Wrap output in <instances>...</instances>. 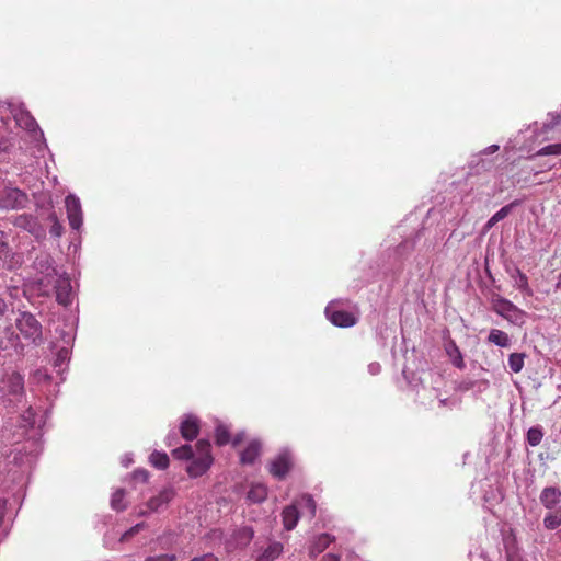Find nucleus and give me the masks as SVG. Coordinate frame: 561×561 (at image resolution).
<instances>
[{
    "mask_svg": "<svg viewBox=\"0 0 561 561\" xmlns=\"http://www.w3.org/2000/svg\"><path fill=\"white\" fill-rule=\"evenodd\" d=\"M150 463L157 469L163 470L169 467L170 460L165 453L153 451L150 455Z\"/></svg>",
    "mask_w": 561,
    "mask_h": 561,
    "instance_id": "4be33fe9",
    "label": "nucleus"
},
{
    "mask_svg": "<svg viewBox=\"0 0 561 561\" xmlns=\"http://www.w3.org/2000/svg\"><path fill=\"white\" fill-rule=\"evenodd\" d=\"M180 433L186 440H193L199 433V421L196 416L187 415L181 423Z\"/></svg>",
    "mask_w": 561,
    "mask_h": 561,
    "instance_id": "1a4fd4ad",
    "label": "nucleus"
},
{
    "mask_svg": "<svg viewBox=\"0 0 561 561\" xmlns=\"http://www.w3.org/2000/svg\"><path fill=\"white\" fill-rule=\"evenodd\" d=\"M293 467V461L289 453H282L277 455L270 463V473L277 478L284 479Z\"/></svg>",
    "mask_w": 561,
    "mask_h": 561,
    "instance_id": "423d86ee",
    "label": "nucleus"
},
{
    "mask_svg": "<svg viewBox=\"0 0 561 561\" xmlns=\"http://www.w3.org/2000/svg\"><path fill=\"white\" fill-rule=\"evenodd\" d=\"M517 287L522 289L523 291L527 293L528 295H531V289L528 284L527 276L520 272L517 271V279H516Z\"/></svg>",
    "mask_w": 561,
    "mask_h": 561,
    "instance_id": "2f4dec72",
    "label": "nucleus"
},
{
    "mask_svg": "<svg viewBox=\"0 0 561 561\" xmlns=\"http://www.w3.org/2000/svg\"><path fill=\"white\" fill-rule=\"evenodd\" d=\"M253 530L250 527H242L236 531V540L240 546H247L253 538Z\"/></svg>",
    "mask_w": 561,
    "mask_h": 561,
    "instance_id": "393cba45",
    "label": "nucleus"
},
{
    "mask_svg": "<svg viewBox=\"0 0 561 561\" xmlns=\"http://www.w3.org/2000/svg\"><path fill=\"white\" fill-rule=\"evenodd\" d=\"M321 561H340V557L336 554L328 553L322 558Z\"/></svg>",
    "mask_w": 561,
    "mask_h": 561,
    "instance_id": "ea45409f",
    "label": "nucleus"
},
{
    "mask_svg": "<svg viewBox=\"0 0 561 561\" xmlns=\"http://www.w3.org/2000/svg\"><path fill=\"white\" fill-rule=\"evenodd\" d=\"M244 439V433H238L233 437H231L230 443L233 447H238L242 440Z\"/></svg>",
    "mask_w": 561,
    "mask_h": 561,
    "instance_id": "e433bc0d",
    "label": "nucleus"
},
{
    "mask_svg": "<svg viewBox=\"0 0 561 561\" xmlns=\"http://www.w3.org/2000/svg\"><path fill=\"white\" fill-rule=\"evenodd\" d=\"M54 290L56 294V299L60 305L67 306L70 304V293H71V285L70 280L67 277H61L54 274Z\"/></svg>",
    "mask_w": 561,
    "mask_h": 561,
    "instance_id": "6e6552de",
    "label": "nucleus"
},
{
    "mask_svg": "<svg viewBox=\"0 0 561 561\" xmlns=\"http://www.w3.org/2000/svg\"><path fill=\"white\" fill-rule=\"evenodd\" d=\"M335 540L334 536H331L330 534L323 533L320 534L310 546V553L313 556H317L324 551L330 543H332Z\"/></svg>",
    "mask_w": 561,
    "mask_h": 561,
    "instance_id": "2eb2a0df",
    "label": "nucleus"
},
{
    "mask_svg": "<svg viewBox=\"0 0 561 561\" xmlns=\"http://www.w3.org/2000/svg\"><path fill=\"white\" fill-rule=\"evenodd\" d=\"M48 219L51 221L49 233L54 237H60L62 234L64 228L62 225L59 222L57 215L55 213H51Z\"/></svg>",
    "mask_w": 561,
    "mask_h": 561,
    "instance_id": "7c9ffc66",
    "label": "nucleus"
},
{
    "mask_svg": "<svg viewBox=\"0 0 561 561\" xmlns=\"http://www.w3.org/2000/svg\"><path fill=\"white\" fill-rule=\"evenodd\" d=\"M325 314L334 325L340 328H350L357 322L356 317L352 312L334 310L332 306L327 307Z\"/></svg>",
    "mask_w": 561,
    "mask_h": 561,
    "instance_id": "0eeeda50",
    "label": "nucleus"
},
{
    "mask_svg": "<svg viewBox=\"0 0 561 561\" xmlns=\"http://www.w3.org/2000/svg\"><path fill=\"white\" fill-rule=\"evenodd\" d=\"M140 527H141V525L137 524L136 526L131 527L129 529V531L126 533V535H134V534H136L139 530Z\"/></svg>",
    "mask_w": 561,
    "mask_h": 561,
    "instance_id": "79ce46f5",
    "label": "nucleus"
},
{
    "mask_svg": "<svg viewBox=\"0 0 561 561\" xmlns=\"http://www.w3.org/2000/svg\"><path fill=\"white\" fill-rule=\"evenodd\" d=\"M231 440L230 430L227 425L219 423L215 428V443L218 446H225Z\"/></svg>",
    "mask_w": 561,
    "mask_h": 561,
    "instance_id": "6ab92c4d",
    "label": "nucleus"
},
{
    "mask_svg": "<svg viewBox=\"0 0 561 561\" xmlns=\"http://www.w3.org/2000/svg\"><path fill=\"white\" fill-rule=\"evenodd\" d=\"M13 225L18 228H22L30 232H34L36 228V220L33 216L23 214L14 218Z\"/></svg>",
    "mask_w": 561,
    "mask_h": 561,
    "instance_id": "aec40b11",
    "label": "nucleus"
},
{
    "mask_svg": "<svg viewBox=\"0 0 561 561\" xmlns=\"http://www.w3.org/2000/svg\"><path fill=\"white\" fill-rule=\"evenodd\" d=\"M515 205V203H511L508 205H505L504 207H502L500 210H497L486 222V227L488 228H492L494 225H496L499 221L503 220L504 218H506L513 206Z\"/></svg>",
    "mask_w": 561,
    "mask_h": 561,
    "instance_id": "b1692460",
    "label": "nucleus"
},
{
    "mask_svg": "<svg viewBox=\"0 0 561 561\" xmlns=\"http://www.w3.org/2000/svg\"><path fill=\"white\" fill-rule=\"evenodd\" d=\"M543 437V432L539 426L530 427L527 432V442L530 446H538Z\"/></svg>",
    "mask_w": 561,
    "mask_h": 561,
    "instance_id": "bb28decb",
    "label": "nucleus"
},
{
    "mask_svg": "<svg viewBox=\"0 0 561 561\" xmlns=\"http://www.w3.org/2000/svg\"><path fill=\"white\" fill-rule=\"evenodd\" d=\"M7 236L3 231L0 230V254L4 253L8 249Z\"/></svg>",
    "mask_w": 561,
    "mask_h": 561,
    "instance_id": "c9c22d12",
    "label": "nucleus"
},
{
    "mask_svg": "<svg viewBox=\"0 0 561 561\" xmlns=\"http://www.w3.org/2000/svg\"><path fill=\"white\" fill-rule=\"evenodd\" d=\"M524 354L513 353L508 357V366L514 373H519L524 367Z\"/></svg>",
    "mask_w": 561,
    "mask_h": 561,
    "instance_id": "cd10ccee",
    "label": "nucleus"
},
{
    "mask_svg": "<svg viewBox=\"0 0 561 561\" xmlns=\"http://www.w3.org/2000/svg\"><path fill=\"white\" fill-rule=\"evenodd\" d=\"M262 445L257 439L251 440L240 454L242 465H252L261 454Z\"/></svg>",
    "mask_w": 561,
    "mask_h": 561,
    "instance_id": "9d476101",
    "label": "nucleus"
},
{
    "mask_svg": "<svg viewBox=\"0 0 561 561\" xmlns=\"http://www.w3.org/2000/svg\"><path fill=\"white\" fill-rule=\"evenodd\" d=\"M125 491L123 489L116 490L111 500V506L116 511H123L126 505L124 503Z\"/></svg>",
    "mask_w": 561,
    "mask_h": 561,
    "instance_id": "c85d7f7f",
    "label": "nucleus"
},
{
    "mask_svg": "<svg viewBox=\"0 0 561 561\" xmlns=\"http://www.w3.org/2000/svg\"><path fill=\"white\" fill-rule=\"evenodd\" d=\"M301 503L308 508L310 515L313 517L316 515L317 504L312 496L309 494L302 495Z\"/></svg>",
    "mask_w": 561,
    "mask_h": 561,
    "instance_id": "473e14b6",
    "label": "nucleus"
},
{
    "mask_svg": "<svg viewBox=\"0 0 561 561\" xmlns=\"http://www.w3.org/2000/svg\"><path fill=\"white\" fill-rule=\"evenodd\" d=\"M194 450L191 445H183L172 450L174 458L180 460H191L194 457Z\"/></svg>",
    "mask_w": 561,
    "mask_h": 561,
    "instance_id": "a878e982",
    "label": "nucleus"
},
{
    "mask_svg": "<svg viewBox=\"0 0 561 561\" xmlns=\"http://www.w3.org/2000/svg\"><path fill=\"white\" fill-rule=\"evenodd\" d=\"M561 123V111L551 115V121L549 123L550 127H554L556 125Z\"/></svg>",
    "mask_w": 561,
    "mask_h": 561,
    "instance_id": "4c0bfd02",
    "label": "nucleus"
},
{
    "mask_svg": "<svg viewBox=\"0 0 561 561\" xmlns=\"http://www.w3.org/2000/svg\"><path fill=\"white\" fill-rule=\"evenodd\" d=\"M283 551L280 542H272L268 547L257 557L256 561H274Z\"/></svg>",
    "mask_w": 561,
    "mask_h": 561,
    "instance_id": "dca6fc26",
    "label": "nucleus"
},
{
    "mask_svg": "<svg viewBox=\"0 0 561 561\" xmlns=\"http://www.w3.org/2000/svg\"><path fill=\"white\" fill-rule=\"evenodd\" d=\"M445 351L455 367L465 369L466 364L462 354L454 340H449L445 344Z\"/></svg>",
    "mask_w": 561,
    "mask_h": 561,
    "instance_id": "f8f14e48",
    "label": "nucleus"
},
{
    "mask_svg": "<svg viewBox=\"0 0 561 561\" xmlns=\"http://www.w3.org/2000/svg\"><path fill=\"white\" fill-rule=\"evenodd\" d=\"M557 288H561V274L558 277V282L556 284Z\"/></svg>",
    "mask_w": 561,
    "mask_h": 561,
    "instance_id": "c03bdc74",
    "label": "nucleus"
},
{
    "mask_svg": "<svg viewBox=\"0 0 561 561\" xmlns=\"http://www.w3.org/2000/svg\"><path fill=\"white\" fill-rule=\"evenodd\" d=\"M186 468V472L192 478L203 476L211 466L214 459L211 456V445L207 439H199L196 443V451Z\"/></svg>",
    "mask_w": 561,
    "mask_h": 561,
    "instance_id": "f03ea898",
    "label": "nucleus"
},
{
    "mask_svg": "<svg viewBox=\"0 0 561 561\" xmlns=\"http://www.w3.org/2000/svg\"><path fill=\"white\" fill-rule=\"evenodd\" d=\"M28 204V196L16 187H4L0 190V209H22Z\"/></svg>",
    "mask_w": 561,
    "mask_h": 561,
    "instance_id": "20e7f679",
    "label": "nucleus"
},
{
    "mask_svg": "<svg viewBox=\"0 0 561 561\" xmlns=\"http://www.w3.org/2000/svg\"><path fill=\"white\" fill-rule=\"evenodd\" d=\"M176 556L174 553H162L157 556H148L145 561H175Z\"/></svg>",
    "mask_w": 561,
    "mask_h": 561,
    "instance_id": "72a5a7b5",
    "label": "nucleus"
},
{
    "mask_svg": "<svg viewBox=\"0 0 561 561\" xmlns=\"http://www.w3.org/2000/svg\"><path fill=\"white\" fill-rule=\"evenodd\" d=\"M493 309L496 313H499L500 316H502L506 319H510L511 312L517 311L516 306L506 299L496 300L494 302Z\"/></svg>",
    "mask_w": 561,
    "mask_h": 561,
    "instance_id": "a211bd4d",
    "label": "nucleus"
},
{
    "mask_svg": "<svg viewBox=\"0 0 561 561\" xmlns=\"http://www.w3.org/2000/svg\"><path fill=\"white\" fill-rule=\"evenodd\" d=\"M282 516L283 524L286 530H293L299 520V512L296 505H288L284 507Z\"/></svg>",
    "mask_w": 561,
    "mask_h": 561,
    "instance_id": "4468645a",
    "label": "nucleus"
},
{
    "mask_svg": "<svg viewBox=\"0 0 561 561\" xmlns=\"http://www.w3.org/2000/svg\"><path fill=\"white\" fill-rule=\"evenodd\" d=\"M7 311V304L3 299L0 298V316Z\"/></svg>",
    "mask_w": 561,
    "mask_h": 561,
    "instance_id": "a19ab883",
    "label": "nucleus"
},
{
    "mask_svg": "<svg viewBox=\"0 0 561 561\" xmlns=\"http://www.w3.org/2000/svg\"><path fill=\"white\" fill-rule=\"evenodd\" d=\"M134 474L136 479L141 481H147L148 479V472L146 470H136Z\"/></svg>",
    "mask_w": 561,
    "mask_h": 561,
    "instance_id": "58836bf2",
    "label": "nucleus"
},
{
    "mask_svg": "<svg viewBox=\"0 0 561 561\" xmlns=\"http://www.w3.org/2000/svg\"><path fill=\"white\" fill-rule=\"evenodd\" d=\"M267 496V490L265 486L257 484L253 485L248 492V499L253 503H261Z\"/></svg>",
    "mask_w": 561,
    "mask_h": 561,
    "instance_id": "5701e85b",
    "label": "nucleus"
},
{
    "mask_svg": "<svg viewBox=\"0 0 561 561\" xmlns=\"http://www.w3.org/2000/svg\"><path fill=\"white\" fill-rule=\"evenodd\" d=\"M561 501V491L554 486H547L541 491L540 502L549 510H552Z\"/></svg>",
    "mask_w": 561,
    "mask_h": 561,
    "instance_id": "9b49d317",
    "label": "nucleus"
},
{
    "mask_svg": "<svg viewBox=\"0 0 561 561\" xmlns=\"http://www.w3.org/2000/svg\"><path fill=\"white\" fill-rule=\"evenodd\" d=\"M191 561H219V559L213 553H206L201 557H195Z\"/></svg>",
    "mask_w": 561,
    "mask_h": 561,
    "instance_id": "f704fd0d",
    "label": "nucleus"
},
{
    "mask_svg": "<svg viewBox=\"0 0 561 561\" xmlns=\"http://www.w3.org/2000/svg\"><path fill=\"white\" fill-rule=\"evenodd\" d=\"M67 217L72 229L79 230L82 225V209L78 197L68 195L65 199Z\"/></svg>",
    "mask_w": 561,
    "mask_h": 561,
    "instance_id": "39448f33",
    "label": "nucleus"
},
{
    "mask_svg": "<svg viewBox=\"0 0 561 561\" xmlns=\"http://www.w3.org/2000/svg\"><path fill=\"white\" fill-rule=\"evenodd\" d=\"M174 491L172 489H163L157 496L151 497L148 501V507L151 511H158L162 506L170 503V501L174 497Z\"/></svg>",
    "mask_w": 561,
    "mask_h": 561,
    "instance_id": "ddd939ff",
    "label": "nucleus"
},
{
    "mask_svg": "<svg viewBox=\"0 0 561 561\" xmlns=\"http://www.w3.org/2000/svg\"><path fill=\"white\" fill-rule=\"evenodd\" d=\"M561 525V507L554 508L548 512L543 518V526L553 530L557 529Z\"/></svg>",
    "mask_w": 561,
    "mask_h": 561,
    "instance_id": "f3484780",
    "label": "nucleus"
},
{
    "mask_svg": "<svg viewBox=\"0 0 561 561\" xmlns=\"http://www.w3.org/2000/svg\"><path fill=\"white\" fill-rule=\"evenodd\" d=\"M488 341L501 347L510 346V337L507 333L497 329H492L490 331Z\"/></svg>",
    "mask_w": 561,
    "mask_h": 561,
    "instance_id": "412c9836",
    "label": "nucleus"
},
{
    "mask_svg": "<svg viewBox=\"0 0 561 561\" xmlns=\"http://www.w3.org/2000/svg\"><path fill=\"white\" fill-rule=\"evenodd\" d=\"M16 328L26 340L37 344L42 341V325L30 312H23L16 319Z\"/></svg>",
    "mask_w": 561,
    "mask_h": 561,
    "instance_id": "7ed1b4c3",
    "label": "nucleus"
},
{
    "mask_svg": "<svg viewBox=\"0 0 561 561\" xmlns=\"http://www.w3.org/2000/svg\"><path fill=\"white\" fill-rule=\"evenodd\" d=\"M497 150H499V146H497V145H492V146H490V147L486 149V152H488V153H493V152H495V151H497Z\"/></svg>",
    "mask_w": 561,
    "mask_h": 561,
    "instance_id": "37998d69",
    "label": "nucleus"
},
{
    "mask_svg": "<svg viewBox=\"0 0 561 561\" xmlns=\"http://www.w3.org/2000/svg\"><path fill=\"white\" fill-rule=\"evenodd\" d=\"M24 397V378L12 371L0 378V399L7 405H15Z\"/></svg>",
    "mask_w": 561,
    "mask_h": 561,
    "instance_id": "f257e3e1",
    "label": "nucleus"
},
{
    "mask_svg": "<svg viewBox=\"0 0 561 561\" xmlns=\"http://www.w3.org/2000/svg\"><path fill=\"white\" fill-rule=\"evenodd\" d=\"M550 154H553V156L561 154V142L560 144H553V145L545 146L543 148L539 149L536 152L535 157H537V156H550Z\"/></svg>",
    "mask_w": 561,
    "mask_h": 561,
    "instance_id": "c756f323",
    "label": "nucleus"
}]
</instances>
